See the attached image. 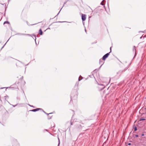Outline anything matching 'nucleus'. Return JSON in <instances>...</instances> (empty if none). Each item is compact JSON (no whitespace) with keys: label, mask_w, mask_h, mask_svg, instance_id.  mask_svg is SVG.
Masks as SVG:
<instances>
[{"label":"nucleus","mask_w":146,"mask_h":146,"mask_svg":"<svg viewBox=\"0 0 146 146\" xmlns=\"http://www.w3.org/2000/svg\"><path fill=\"white\" fill-rule=\"evenodd\" d=\"M78 80H79V81H80V80H80V78H79V79H78Z\"/></svg>","instance_id":"obj_14"},{"label":"nucleus","mask_w":146,"mask_h":146,"mask_svg":"<svg viewBox=\"0 0 146 146\" xmlns=\"http://www.w3.org/2000/svg\"><path fill=\"white\" fill-rule=\"evenodd\" d=\"M40 109H40V108H37V109L33 110H32V111H33L35 112V111H38L39 110H40Z\"/></svg>","instance_id":"obj_3"},{"label":"nucleus","mask_w":146,"mask_h":146,"mask_svg":"<svg viewBox=\"0 0 146 146\" xmlns=\"http://www.w3.org/2000/svg\"><path fill=\"white\" fill-rule=\"evenodd\" d=\"M144 135V134H143L142 135V136H143Z\"/></svg>","instance_id":"obj_15"},{"label":"nucleus","mask_w":146,"mask_h":146,"mask_svg":"<svg viewBox=\"0 0 146 146\" xmlns=\"http://www.w3.org/2000/svg\"><path fill=\"white\" fill-rule=\"evenodd\" d=\"M9 23V22L7 21H5L4 23V24H5V23Z\"/></svg>","instance_id":"obj_8"},{"label":"nucleus","mask_w":146,"mask_h":146,"mask_svg":"<svg viewBox=\"0 0 146 146\" xmlns=\"http://www.w3.org/2000/svg\"><path fill=\"white\" fill-rule=\"evenodd\" d=\"M58 141H59V144L60 143V140H59V138H58Z\"/></svg>","instance_id":"obj_13"},{"label":"nucleus","mask_w":146,"mask_h":146,"mask_svg":"<svg viewBox=\"0 0 146 146\" xmlns=\"http://www.w3.org/2000/svg\"><path fill=\"white\" fill-rule=\"evenodd\" d=\"M131 145V143H129L128 144V145Z\"/></svg>","instance_id":"obj_11"},{"label":"nucleus","mask_w":146,"mask_h":146,"mask_svg":"<svg viewBox=\"0 0 146 146\" xmlns=\"http://www.w3.org/2000/svg\"><path fill=\"white\" fill-rule=\"evenodd\" d=\"M86 15L83 14H82V19L83 21H84L86 20Z\"/></svg>","instance_id":"obj_2"},{"label":"nucleus","mask_w":146,"mask_h":146,"mask_svg":"<svg viewBox=\"0 0 146 146\" xmlns=\"http://www.w3.org/2000/svg\"><path fill=\"white\" fill-rule=\"evenodd\" d=\"M145 109H146V108H145Z\"/></svg>","instance_id":"obj_18"},{"label":"nucleus","mask_w":146,"mask_h":146,"mask_svg":"<svg viewBox=\"0 0 146 146\" xmlns=\"http://www.w3.org/2000/svg\"><path fill=\"white\" fill-rule=\"evenodd\" d=\"M104 1V0H103V1H102V2H101V5H104V4L103 3V1Z\"/></svg>","instance_id":"obj_9"},{"label":"nucleus","mask_w":146,"mask_h":146,"mask_svg":"<svg viewBox=\"0 0 146 146\" xmlns=\"http://www.w3.org/2000/svg\"><path fill=\"white\" fill-rule=\"evenodd\" d=\"M134 129H135V131H137V128L136 127H135V128H134Z\"/></svg>","instance_id":"obj_7"},{"label":"nucleus","mask_w":146,"mask_h":146,"mask_svg":"<svg viewBox=\"0 0 146 146\" xmlns=\"http://www.w3.org/2000/svg\"><path fill=\"white\" fill-rule=\"evenodd\" d=\"M110 50H111V47H110Z\"/></svg>","instance_id":"obj_17"},{"label":"nucleus","mask_w":146,"mask_h":146,"mask_svg":"<svg viewBox=\"0 0 146 146\" xmlns=\"http://www.w3.org/2000/svg\"><path fill=\"white\" fill-rule=\"evenodd\" d=\"M138 135H135V137H138Z\"/></svg>","instance_id":"obj_12"},{"label":"nucleus","mask_w":146,"mask_h":146,"mask_svg":"<svg viewBox=\"0 0 146 146\" xmlns=\"http://www.w3.org/2000/svg\"><path fill=\"white\" fill-rule=\"evenodd\" d=\"M109 55V53H107L104 55L103 56V57L102 58L103 60H105L106 58H107L108 56Z\"/></svg>","instance_id":"obj_1"},{"label":"nucleus","mask_w":146,"mask_h":146,"mask_svg":"<svg viewBox=\"0 0 146 146\" xmlns=\"http://www.w3.org/2000/svg\"><path fill=\"white\" fill-rule=\"evenodd\" d=\"M39 34L41 35L42 34V32L41 29H40L39 30Z\"/></svg>","instance_id":"obj_5"},{"label":"nucleus","mask_w":146,"mask_h":146,"mask_svg":"<svg viewBox=\"0 0 146 146\" xmlns=\"http://www.w3.org/2000/svg\"><path fill=\"white\" fill-rule=\"evenodd\" d=\"M71 125H72V122H71Z\"/></svg>","instance_id":"obj_16"},{"label":"nucleus","mask_w":146,"mask_h":146,"mask_svg":"<svg viewBox=\"0 0 146 146\" xmlns=\"http://www.w3.org/2000/svg\"><path fill=\"white\" fill-rule=\"evenodd\" d=\"M133 51L134 52H135L136 51V47L135 46H133Z\"/></svg>","instance_id":"obj_6"},{"label":"nucleus","mask_w":146,"mask_h":146,"mask_svg":"<svg viewBox=\"0 0 146 146\" xmlns=\"http://www.w3.org/2000/svg\"><path fill=\"white\" fill-rule=\"evenodd\" d=\"M145 119H141L140 120V121H142V120H145Z\"/></svg>","instance_id":"obj_10"},{"label":"nucleus","mask_w":146,"mask_h":146,"mask_svg":"<svg viewBox=\"0 0 146 146\" xmlns=\"http://www.w3.org/2000/svg\"><path fill=\"white\" fill-rule=\"evenodd\" d=\"M104 63V62L102 60H100V64H101V66Z\"/></svg>","instance_id":"obj_4"}]
</instances>
